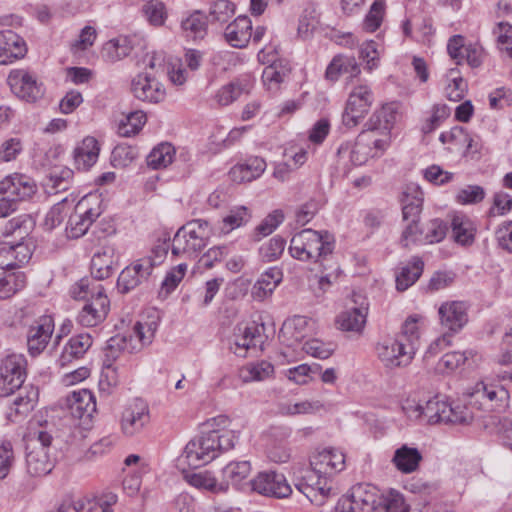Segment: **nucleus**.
I'll return each mask as SVG.
<instances>
[{
  "label": "nucleus",
  "mask_w": 512,
  "mask_h": 512,
  "mask_svg": "<svg viewBox=\"0 0 512 512\" xmlns=\"http://www.w3.org/2000/svg\"><path fill=\"white\" fill-rule=\"evenodd\" d=\"M250 217L251 216L248 212V209L244 206L232 209L230 213L223 218L224 227L222 228V230L225 232H229L235 228H238L243 224L247 223Z\"/></svg>",
  "instance_id": "680f3d73"
},
{
  "label": "nucleus",
  "mask_w": 512,
  "mask_h": 512,
  "mask_svg": "<svg viewBox=\"0 0 512 512\" xmlns=\"http://www.w3.org/2000/svg\"><path fill=\"white\" fill-rule=\"evenodd\" d=\"M366 135V132L363 131L357 137L352 148L349 143L341 144L338 148V154L350 151V160L356 166L365 164L370 157L379 156L377 152L372 151L370 143L366 142Z\"/></svg>",
  "instance_id": "7c9ffc66"
},
{
  "label": "nucleus",
  "mask_w": 512,
  "mask_h": 512,
  "mask_svg": "<svg viewBox=\"0 0 512 512\" xmlns=\"http://www.w3.org/2000/svg\"><path fill=\"white\" fill-rule=\"evenodd\" d=\"M146 123V115L143 111L130 112L127 115L126 123H122L120 130L123 136L129 137L138 133Z\"/></svg>",
  "instance_id": "e2e57ef3"
},
{
  "label": "nucleus",
  "mask_w": 512,
  "mask_h": 512,
  "mask_svg": "<svg viewBox=\"0 0 512 512\" xmlns=\"http://www.w3.org/2000/svg\"><path fill=\"white\" fill-rule=\"evenodd\" d=\"M142 11L147 21L155 27L164 25L168 16L165 4L158 0L147 1Z\"/></svg>",
  "instance_id": "09e8293b"
},
{
  "label": "nucleus",
  "mask_w": 512,
  "mask_h": 512,
  "mask_svg": "<svg viewBox=\"0 0 512 512\" xmlns=\"http://www.w3.org/2000/svg\"><path fill=\"white\" fill-rule=\"evenodd\" d=\"M352 498L361 512L382 510L390 499V490L384 494L371 484H357L351 489Z\"/></svg>",
  "instance_id": "ddd939ff"
},
{
  "label": "nucleus",
  "mask_w": 512,
  "mask_h": 512,
  "mask_svg": "<svg viewBox=\"0 0 512 512\" xmlns=\"http://www.w3.org/2000/svg\"><path fill=\"white\" fill-rule=\"evenodd\" d=\"M131 91L135 98L148 103H160L165 98V89L147 74H138L131 82Z\"/></svg>",
  "instance_id": "a211bd4d"
},
{
  "label": "nucleus",
  "mask_w": 512,
  "mask_h": 512,
  "mask_svg": "<svg viewBox=\"0 0 512 512\" xmlns=\"http://www.w3.org/2000/svg\"><path fill=\"white\" fill-rule=\"evenodd\" d=\"M99 144L94 137H86L82 140L73 153L74 163L78 170L86 171L97 161L99 156Z\"/></svg>",
  "instance_id": "c85d7f7f"
},
{
  "label": "nucleus",
  "mask_w": 512,
  "mask_h": 512,
  "mask_svg": "<svg viewBox=\"0 0 512 512\" xmlns=\"http://www.w3.org/2000/svg\"><path fill=\"white\" fill-rule=\"evenodd\" d=\"M93 344V339L88 333H81L72 336L65 344L59 358L58 364L65 367L74 360L82 358Z\"/></svg>",
  "instance_id": "393cba45"
},
{
  "label": "nucleus",
  "mask_w": 512,
  "mask_h": 512,
  "mask_svg": "<svg viewBox=\"0 0 512 512\" xmlns=\"http://www.w3.org/2000/svg\"><path fill=\"white\" fill-rule=\"evenodd\" d=\"M289 69L281 61H274L265 67L262 73V81L269 90L277 89L288 75Z\"/></svg>",
  "instance_id": "49530a36"
},
{
  "label": "nucleus",
  "mask_w": 512,
  "mask_h": 512,
  "mask_svg": "<svg viewBox=\"0 0 512 512\" xmlns=\"http://www.w3.org/2000/svg\"><path fill=\"white\" fill-rule=\"evenodd\" d=\"M235 4L229 0L215 1L209 11L212 22L226 23L235 14Z\"/></svg>",
  "instance_id": "4d7b16f0"
},
{
  "label": "nucleus",
  "mask_w": 512,
  "mask_h": 512,
  "mask_svg": "<svg viewBox=\"0 0 512 512\" xmlns=\"http://www.w3.org/2000/svg\"><path fill=\"white\" fill-rule=\"evenodd\" d=\"M185 480L191 486L213 494L226 493L229 488V484L226 481L219 482L209 471L188 473L185 475Z\"/></svg>",
  "instance_id": "2f4dec72"
},
{
  "label": "nucleus",
  "mask_w": 512,
  "mask_h": 512,
  "mask_svg": "<svg viewBox=\"0 0 512 512\" xmlns=\"http://www.w3.org/2000/svg\"><path fill=\"white\" fill-rule=\"evenodd\" d=\"M486 411L503 412L508 407L509 393L500 385L487 384Z\"/></svg>",
  "instance_id": "79ce46f5"
},
{
  "label": "nucleus",
  "mask_w": 512,
  "mask_h": 512,
  "mask_svg": "<svg viewBox=\"0 0 512 512\" xmlns=\"http://www.w3.org/2000/svg\"><path fill=\"white\" fill-rule=\"evenodd\" d=\"M36 192L35 181L24 174L14 173L0 181V195L13 197L18 202L31 198Z\"/></svg>",
  "instance_id": "dca6fc26"
},
{
  "label": "nucleus",
  "mask_w": 512,
  "mask_h": 512,
  "mask_svg": "<svg viewBox=\"0 0 512 512\" xmlns=\"http://www.w3.org/2000/svg\"><path fill=\"white\" fill-rule=\"evenodd\" d=\"M266 169V162L263 158L253 156L247 158L243 163L235 165L230 174L232 178L240 182H251L260 177Z\"/></svg>",
  "instance_id": "c756f323"
},
{
  "label": "nucleus",
  "mask_w": 512,
  "mask_h": 512,
  "mask_svg": "<svg viewBox=\"0 0 512 512\" xmlns=\"http://www.w3.org/2000/svg\"><path fill=\"white\" fill-rule=\"evenodd\" d=\"M27 53L25 40L12 30L0 31V64L22 59Z\"/></svg>",
  "instance_id": "aec40b11"
},
{
  "label": "nucleus",
  "mask_w": 512,
  "mask_h": 512,
  "mask_svg": "<svg viewBox=\"0 0 512 512\" xmlns=\"http://www.w3.org/2000/svg\"><path fill=\"white\" fill-rule=\"evenodd\" d=\"M109 308V299L103 293L102 286H99L96 294L91 295L90 299L79 312L77 321L82 326L94 327L106 318Z\"/></svg>",
  "instance_id": "f8f14e48"
},
{
  "label": "nucleus",
  "mask_w": 512,
  "mask_h": 512,
  "mask_svg": "<svg viewBox=\"0 0 512 512\" xmlns=\"http://www.w3.org/2000/svg\"><path fill=\"white\" fill-rule=\"evenodd\" d=\"M458 73L457 69H450L448 77L450 82L445 88L446 97L450 101L459 102L461 101L467 92V83L461 76H455Z\"/></svg>",
  "instance_id": "603ef678"
},
{
  "label": "nucleus",
  "mask_w": 512,
  "mask_h": 512,
  "mask_svg": "<svg viewBox=\"0 0 512 512\" xmlns=\"http://www.w3.org/2000/svg\"><path fill=\"white\" fill-rule=\"evenodd\" d=\"M251 486L258 494L277 499L288 498L292 493V488L284 474L274 470L259 472L251 480Z\"/></svg>",
  "instance_id": "6e6552de"
},
{
  "label": "nucleus",
  "mask_w": 512,
  "mask_h": 512,
  "mask_svg": "<svg viewBox=\"0 0 512 512\" xmlns=\"http://www.w3.org/2000/svg\"><path fill=\"white\" fill-rule=\"evenodd\" d=\"M8 83L14 94L27 102H36L44 93L42 85L24 71L11 72L8 76Z\"/></svg>",
  "instance_id": "2eb2a0df"
},
{
  "label": "nucleus",
  "mask_w": 512,
  "mask_h": 512,
  "mask_svg": "<svg viewBox=\"0 0 512 512\" xmlns=\"http://www.w3.org/2000/svg\"><path fill=\"white\" fill-rule=\"evenodd\" d=\"M384 12H385V1L384 0H375L372 3L370 10L364 19L363 28L367 32L376 31L382 23Z\"/></svg>",
  "instance_id": "5fc2aeb1"
},
{
  "label": "nucleus",
  "mask_w": 512,
  "mask_h": 512,
  "mask_svg": "<svg viewBox=\"0 0 512 512\" xmlns=\"http://www.w3.org/2000/svg\"><path fill=\"white\" fill-rule=\"evenodd\" d=\"M418 317L416 315L409 316L402 325L401 332L396 336L406 345L413 347L416 352L419 345Z\"/></svg>",
  "instance_id": "3c124183"
},
{
  "label": "nucleus",
  "mask_w": 512,
  "mask_h": 512,
  "mask_svg": "<svg viewBox=\"0 0 512 512\" xmlns=\"http://www.w3.org/2000/svg\"><path fill=\"white\" fill-rule=\"evenodd\" d=\"M335 239L328 231L303 229L295 234L289 246L290 255L300 261L322 263L334 250Z\"/></svg>",
  "instance_id": "f257e3e1"
},
{
  "label": "nucleus",
  "mask_w": 512,
  "mask_h": 512,
  "mask_svg": "<svg viewBox=\"0 0 512 512\" xmlns=\"http://www.w3.org/2000/svg\"><path fill=\"white\" fill-rule=\"evenodd\" d=\"M293 483L300 493L317 506H322L331 492V487L327 486V477L317 472L312 465L295 468Z\"/></svg>",
  "instance_id": "20e7f679"
},
{
  "label": "nucleus",
  "mask_w": 512,
  "mask_h": 512,
  "mask_svg": "<svg viewBox=\"0 0 512 512\" xmlns=\"http://www.w3.org/2000/svg\"><path fill=\"white\" fill-rule=\"evenodd\" d=\"M286 241L281 236H274L267 244L260 248V255L263 260L272 262L277 260L283 253Z\"/></svg>",
  "instance_id": "052dcab7"
},
{
  "label": "nucleus",
  "mask_w": 512,
  "mask_h": 512,
  "mask_svg": "<svg viewBox=\"0 0 512 512\" xmlns=\"http://www.w3.org/2000/svg\"><path fill=\"white\" fill-rule=\"evenodd\" d=\"M91 274L97 280L109 278L115 271L113 250L104 248L95 253L91 259Z\"/></svg>",
  "instance_id": "c9c22d12"
},
{
  "label": "nucleus",
  "mask_w": 512,
  "mask_h": 512,
  "mask_svg": "<svg viewBox=\"0 0 512 512\" xmlns=\"http://www.w3.org/2000/svg\"><path fill=\"white\" fill-rule=\"evenodd\" d=\"M33 243L32 241L20 240L17 243H6L3 247L0 248V252L3 253V257H12L14 261H11L13 265V269L21 267L22 265L28 263L33 254Z\"/></svg>",
  "instance_id": "72a5a7b5"
},
{
  "label": "nucleus",
  "mask_w": 512,
  "mask_h": 512,
  "mask_svg": "<svg viewBox=\"0 0 512 512\" xmlns=\"http://www.w3.org/2000/svg\"><path fill=\"white\" fill-rule=\"evenodd\" d=\"M407 224L402 231L400 243L407 248L410 244L423 241L424 227L419 226V221H405Z\"/></svg>",
  "instance_id": "0e129e2a"
},
{
  "label": "nucleus",
  "mask_w": 512,
  "mask_h": 512,
  "mask_svg": "<svg viewBox=\"0 0 512 512\" xmlns=\"http://www.w3.org/2000/svg\"><path fill=\"white\" fill-rule=\"evenodd\" d=\"M251 472V465L249 461L230 462L223 470V477L227 483L230 481L232 484H239L242 480L246 479Z\"/></svg>",
  "instance_id": "de8ad7c7"
},
{
  "label": "nucleus",
  "mask_w": 512,
  "mask_h": 512,
  "mask_svg": "<svg viewBox=\"0 0 512 512\" xmlns=\"http://www.w3.org/2000/svg\"><path fill=\"white\" fill-rule=\"evenodd\" d=\"M212 228L208 221L194 219L181 226L173 238L172 254L178 256L187 254L196 257L206 247Z\"/></svg>",
  "instance_id": "f03ea898"
},
{
  "label": "nucleus",
  "mask_w": 512,
  "mask_h": 512,
  "mask_svg": "<svg viewBox=\"0 0 512 512\" xmlns=\"http://www.w3.org/2000/svg\"><path fill=\"white\" fill-rule=\"evenodd\" d=\"M125 350H128V338L126 336L118 334L107 341L103 359L105 375L107 377L110 371L115 372L114 362Z\"/></svg>",
  "instance_id": "4c0bfd02"
},
{
  "label": "nucleus",
  "mask_w": 512,
  "mask_h": 512,
  "mask_svg": "<svg viewBox=\"0 0 512 512\" xmlns=\"http://www.w3.org/2000/svg\"><path fill=\"white\" fill-rule=\"evenodd\" d=\"M376 351L379 359L387 368L407 366L416 353L413 347H409L398 337L384 339L377 344Z\"/></svg>",
  "instance_id": "9d476101"
},
{
  "label": "nucleus",
  "mask_w": 512,
  "mask_h": 512,
  "mask_svg": "<svg viewBox=\"0 0 512 512\" xmlns=\"http://www.w3.org/2000/svg\"><path fill=\"white\" fill-rule=\"evenodd\" d=\"M472 355V351H453L446 353L440 359L438 369L442 372H452L463 365Z\"/></svg>",
  "instance_id": "6e6d98bb"
},
{
  "label": "nucleus",
  "mask_w": 512,
  "mask_h": 512,
  "mask_svg": "<svg viewBox=\"0 0 512 512\" xmlns=\"http://www.w3.org/2000/svg\"><path fill=\"white\" fill-rule=\"evenodd\" d=\"M373 103V94L367 85L355 87L349 94L342 123L347 128L356 127L368 113Z\"/></svg>",
  "instance_id": "423d86ee"
},
{
  "label": "nucleus",
  "mask_w": 512,
  "mask_h": 512,
  "mask_svg": "<svg viewBox=\"0 0 512 512\" xmlns=\"http://www.w3.org/2000/svg\"><path fill=\"white\" fill-rule=\"evenodd\" d=\"M54 331L52 316L44 315L31 326L27 336L28 351L31 355L40 354L47 346Z\"/></svg>",
  "instance_id": "6ab92c4d"
},
{
  "label": "nucleus",
  "mask_w": 512,
  "mask_h": 512,
  "mask_svg": "<svg viewBox=\"0 0 512 512\" xmlns=\"http://www.w3.org/2000/svg\"><path fill=\"white\" fill-rule=\"evenodd\" d=\"M398 104L395 102L383 105L376 110L366 123L367 131H380L381 133H390L398 117Z\"/></svg>",
  "instance_id": "bb28decb"
},
{
  "label": "nucleus",
  "mask_w": 512,
  "mask_h": 512,
  "mask_svg": "<svg viewBox=\"0 0 512 512\" xmlns=\"http://www.w3.org/2000/svg\"><path fill=\"white\" fill-rule=\"evenodd\" d=\"M149 420L150 415L147 405L136 402L123 411L121 429L125 435L133 436L141 432Z\"/></svg>",
  "instance_id": "4be33fe9"
},
{
  "label": "nucleus",
  "mask_w": 512,
  "mask_h": 512,
  "mask_svg": "<svg viewBox=\"0 0 512 512\" xmlns=\"http://www.w3.org/2000/svg\"><path fill=\"white\" fill-rule=\"evenodd\" d=\"M181 28L188 38L203 39L207 34V17L201 11H195L182 21Z\"/></svg>",
  "instance_id": "a19ab883"
},
{
  "label": "nucleus",
  "mask_w": 512,
  "mask_h": 512,
  "mask_svg": "<svg viewBox=\"0 0 512 512\" xmlns=\"http://www.w3.org/2000/svg\"><path fill=\"white\" fill-rule=\"evenodd\" d=\"M25 360L20 355H8L0 366V396L7 397L22 388L25 381Z\"/></svg>",
  "instance_id": "0eeeda50"
},
{
  "label": "nucleus",
  "mask_w": 512,
  "mask_h": 512,
  "mask_svg": "<svg viewBox=\"0 0 512 512\" xmlns=\"http://www.w3.org/2000/svg\"><path fill=\"white\" fill-rule=\"evenodd\" d=\"M424 262L419 257H413L411 266L407 265L401 268L396 275V289L405 291L412 286L422 275Z\"/></svg>",
  "instance_id": "ea45409f"
},
{
  "label": "nucleus",
  "mask_w": 512,
  "mask_h": 512,
  "mask_svg": "<svg viewBox=\"0 0 512 512\" xmlns=\"http://www.w3.org/2000/svg\"><path fill=\"white\" fill-rule=\"evenodd\" d=\"M485 197V190L479 185H468L459 190L456 199L461 204H476Z\"/></svg>",
  "instance_id": "69168bd1"
},
{
  "label": "nucleus",
  "mask_w": 512,
  "mask_h": 512,
  "mask_svg": "<svg viewBox=\"0 0 512 512\" xmlns=\"http://www.w3.org/2000/svg\"><path fill=\"white\" fill-rule=\"evenodd\" d=\"M90 198L84 197L78 202L73 214L69 216L66 226V233L69 238L77 239L82 237L102 214L100 201L94 197L95 203H90Z\"/></svg>",
  "instance_id": "39448f33"
},
{
  "label": "nucleus",
  "mask_w": 512,
  "mask_h": 512,
  "mask_svg": "<svg viewBox=\"0 0 512 512\" xmlns=\"http://www.w3.org/2000/svg\"><path fill=\"white\" fill-rule=\"evenodd\" d=\"M174 153L175 151L171 144H160L147 156V164L153 169L165 168L172 163Z\"/></svg>",
  "instance_id": "c03bdc74"
},
{
  "label": "nucleus",
  "mask_w": 512,
  "mask_h": 512,
  "mask_svg": "<svg viewBox=\"0 0 512 512\" xmlns=\"http://www.w3.org/2000/svg\"><path fill=\"white\" fill-rule=\"evenodd\" d=\"M444 424H469L473 420V414L466 406L447 404Z\"/></svg>",
  "instance_id": "13d9d810"
},
{
  "label": "nucleus",
  "mask_w": 512,
  "mask_h": 512,
  "mask_svg": "<svg viewBox=\"0 0 512 512\" xmlns=\"http://www.w3.org/2000/svg\"><path fill=\"white\" fill-rule=\"evenodd\" d=\"M284 220L281 210H274L268 214L255 228L254 240L259 241L262 237L270 235Z\"/></svg>",
  "instance_id": "864d4df0"
},
{
  "label": "nucleus",
  "mask_w": 512,
  "mask_h": 512,
  "mask_svg": "<svg viewBox=\"0 0 512 512\" xmlns=\"http://www.w3.org/2000/svg\"><path fill=\"white\" fill-rule=\"evenodd\" d=\"M494 33L501 50H505L512 57V25L507 22H499Z\"/></svg>",
  "instance_id": "774afa93"
},
{
  "label": "nucleus",
  "mask_w": 512,
  "mask_h": 512,
  "mask_svg": "<svg viewBox=\"0 0 512 512\" xmlns=\"http://www.w3.org/2000/svg\"><path fill=\"white\" fill-rule=\"evenodd\" d=\"M401 203L403 221H420L423 192L418 185L412 183L405 187Z\"/></svg>",
  "instance_id": "a878e982"
},
{
  "label": "nucleus",
  "mask_w": 512,
  "mask_h": 512,
  "mask_svg": "<svg viewBox=\"0 0 512 512\" xmlns=\"http://www.w3.org/2000/svg\"><path fill=\"white\" fill-rule=\"evenodd\" d=\"M26 466L30 475L45 476L53 469L47 449L51 445L52 436L46 431L29 433L25 438Z\"/></svg>",
  "instance_id": "7ed1b4c3"
},
{
  "label": "nucleus",
  "mask_w": 512,
  "mask_h": 512,
  "mask_svg": "<svg viewBox=\"0 0 512 512\" xmlns=\"http://www.w3.org/2000/svg\"><path fill=\"white\" fill-rule=\"evenodd\" d=\"M366 316V309L355 307L340 313L337 316L336 324L342 331L360 334L366 324Z\"/></svg>",
  "instance_id": "473e14b6"
},
{
  "label": "nucleus",
  "mask_w": 512,
  "mask_h": 512,
  "mask_svg": "<svg viewBox=\"0 0 512 512\" xmlns=\"http://www.w3.org/2000/svg\"><path fill=\"white\" fill-rule=\"evenodd\" d=\"M156 264L152 257H145L137 260L132 266L124 268L117 280L119 291L128 293L147 282Z\"/></svg>",
  "instance_id": "9b49d317"
},
{
  "label": "nucleus",
  "mask_w": 512,
  "mask_h": 512,
  "mask_svg": "<svg viewBox=\"0 0 512 512\" xmlns=\"http://www.w3.org/2000/svg\"><path fill=\"white\" fill-rule=\"evenodd\" d=\"M448 229L444 220L432 219L424 226L423 241L428 244L439 243L446 237Z\"/></svg>",
  "instance_id": "8fccbe9b"
},
{
  "label": "nucleus",
  "mask_w": 512,
  "mask_h": 512,
  "mask_svg": "<svg viewBox=\"0 0 512 512\" xmlns=\"http://www.w3.org/2000/svg\"><path fill=\"white\" fill-rule=\"evenodd\" d=\"M447 402L440 399L439 396L428 400L425 405H417L416 410L419 412V417H424L429 424H444L445 411L447 409Z\"/></svg>",
  "instance_id": "58836bf2"
},
{
  "label": "nucleus",
  "mask_w": 512,
  "mask_h": 512,
  "mask_svg": "<svg viewBox=\"0 0 512 512\" xmlns=\"http://www.w3.org/2000/svg\"><path fill=\"white\" fill-rule=\"evenodd\" d=\"M264 330L263 324L258 325L255 322L245 326L238 325L235 328L234 339L230 349L234 354L245 357L250 348H256L263 342L262 334Z\"/></svg>",
  "instance_id": "4468645a"
},
{
  "label": "nucleus",
  "mask_w": 512,
  "mask_h": 512,
  "mask_svg": "<svg viewBox=\"0 0 512 512\" xmlns=\"http://www.w3.org/2000/svg\"><path fill=\"white\" fill-rule=\"evenodd\" d=\"M227 42L236 48L246 47L252 37V23L248 16H238L225 29Z\"/></svg>",
  "instance_id": "cd10ccee"
},
{
  "label": "nucleus",
  "mask_w": 512,
  "mask_h": 512,
  "mask_svg": "<svg viewBox=\"0 0 512 512\" xmlns=\"http://www.w3.org/2000/svg\"><path fill=\"white\" fill-rule=\"evenodd\" d=\"M441 324L452 334L460 332L468 323V305L464 301L442 303L438 310Z\"/></svg>",
  "instance_id": "f3484780"
},
{
  "label": "nucleus",
  "mask_w": 512,
  "mask_h": 512,
  "mask_svg": "<svg viewBox=\"0 0 512 512\" xmlns=\"http://www.w3.org/2000/svg\"><path fill=\"white\" fill-rule=\"evenodd\" d=\"M310 465L327 477L344 469L345 455L337 449H323L310 458Z\"/></svg>",
  "instance_id": "b1692460"
},
{
  "label": "nucleus",
  "mask_w": 512,
  "mask_h": 512,
  "mask_svg": "<svg viewBox=\"0 0 512 512\" xmlns=\"http://www.w3.org/2000/svg\"><path fill=\"white\" fill-rule=\"evenodd\" d=\"M26 284V275L21 272H9L0 280V299H7L13 296L17 291L24 288Z\"/></svg>",
  "instance_id": "37998d69"
},
{
  "label": "nucleus",
  "mask_w": 512,
  "mask_h": 512,
  "mask_svg": "<svg viewBox=\"0 0 512 512\" xmlns=\"http://www.w3.org/2000/svg\"><path fill=\"white\" fill-rule=\"evenodd\" d=\"M67 405L73 418L91 420L96 412V399L87 389L74 391L67 397Z\"/></svg>",
  "instance_id": "5701e85b"
},
{
  "label": "nucleus",
  "mask_w": 512,
  "mask_h": 512,
  "mask_svg": "<svg viewBox=\"0 0 512 512\" xmlns=\"http://www.w3.org/2000/svg\"><path fill=\"white\" fill-rule=\"evenodd\" d=\"M19 390L18 395L13 400L9 412L7 413V418L11 422H19L27 417L38 402L39 392L37 388L30 385L24 386Z\"/></svg>",
  "instance_id": "412c9836"
},
{
  "label": "nucleus",
  "mask_w": 512,
  "mask_h": 512,
  "mask_svg": "<svg viewBox=\"0 0 512 512\" xmlns=\"http://www.w3.org/2000/svg\"><path fill=\"white\" fill-rule=\"evenodd\" d=\"M31 219L28 215H19L10 219L4 228L3 234L5 236L16 234L20 240H24L29 234V226Z\"/></svg>",
  "instance_id": "bf43d9fd"
},
{
  "label": "nucleus",
  "mask_w": 512,
  "mask_h": 512,
  "mask_svg": "<svg viewBox=\"0 0 512 512\" xmlns=\"http://www.w3.org/2000/svg\"><path fill=\"white\" fill-rule=\"evenodd\" d=\"M421 460L422 455L417 448L403 445L395 451L392 462L399 471L408 474L418 468Z\"/></svg>",
  "instance_id": "f704fd0d"
},
{
  "label": "nucleus",
  "mask_w": 512,
  "mask_h": 512,
  "mask_svg": "<svg viewBox=\"0 0 512 512\" xmlns=\"http://www.w3.org/2000/svg\"><path fill=\"white\" fill-rule=\"evenodd\" d=\"M282 280V271L277 267L269 268L254 284L252 295L255 299L263 300L272 294Z\"/></svg>",
  "instance_id": "e433bc0d"
},
{
  "label": "nucleus",
  "mask_w": 512,
  "mask_h": 512,
  "mask_svg": "<svg viewBox=\"0 0 512 512\" xmlns=\"http://www.w3.org/2000/svg\"><path fill=\"white\" fill-rule=\"evenodd\" d=\"M209 433L211 438H215L214 446L217 455L219 452L228 451L234 447L237 437L233 431L211 430Z\"/></svg>",
  "instance_id": "338daca9"
},
{
  "label": "nucleus",
  "mask_w": 512,
  "mask_h": 512,
  "mask_svg": "<svg viewBox=\"0 0 512 512\" xmlns=\"http://www.w3.org/2000/svg\"><path fill=\"white\" fill-rule=\"evenodd\" d=\"M455 242L461 245H470L474 241V229L468 219L454 216L451 222Z\"/></svg>",
  "instance_id": "a18cd8bd"
},
{
  "label": "nucleus",
  "mask_w": 512,
  "mask_h": 512,
  "mask_svg": "<svg viewBox=\"0 0 512 512\" xmlns=\"http://www.w3.org/2000/svg\"><path fill=\"white\" fill-rule=\"evenodd\" d=\"M214 443L209 432L202 433L186 444L182 458L191 468L206 465L217 457Z\"/></svg>",
  "instance_id": "1a4fd4ad"
}]
</instances>
